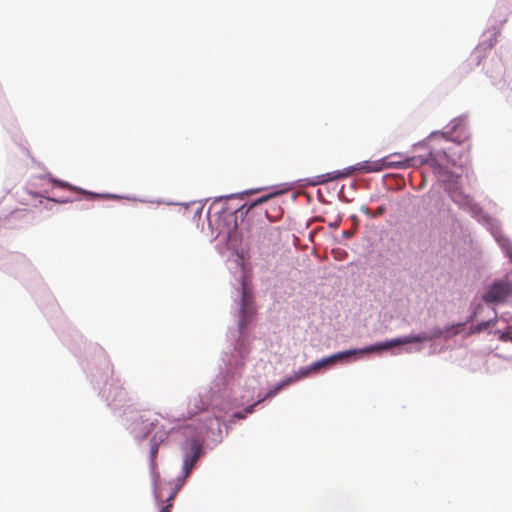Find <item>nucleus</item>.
<instances>
[{
  "label": "nucleus",
  "instance_id": "obj_1",
  "mask_svg": "<svg viewBox=\"0 0 512 512\" xmlns=\"http://www.w3.org/2000/svg\"><path fill=\"white\" fill-rule=\"evenodd\" d=\"M414 161L415 157H403L401 153H394L376 161H363L342 171L327 173L326 175H323L322 179L317 181L316 184L349 177L354 171H359L361 173H374L390 168L405 169L413 166Z\"/></svg>",
  "mask_w": 512,
  "mask_h": 512
},
{
  "label": "nucleus",
  "instance_id": "obj_2",
  "mask_svg": "<svg viewBox=\"0 0 512 512\" xmlns=\"http://www.w3.org/2000/svg\"><path fill=\"white\" fill-rule=\"evenodd\" d=\"M442 334H443V331L440 330V329H437V330L433 331L432 335H428L425 332H422V333L417 334V335H408V336H405V337H401V338H397V339H393V340L387 341L385 343L376 344L374 346H371V347L367 348V351H378V350L388 349V348H391V347H394V346H400V345L409 344V343H417V342L428 341V340H432V339H435V338H439V337L442 336Z\"/></svg>",
  "mask_w": 512,
  "mask_h": 512
},
{
  "label": "nucleus",
  "instance_id": "obj_3",
  "mask_svg": "<svg viewBox=\"0 0 512 512\" xmlns=\"http://www.w3.org/2000/svg\"><path fill=\"white\" fill-rule=\"evenodd\" d=\"M255 313V307L253 303L252 289L246 282V279L242 281V299L240 309V329L243 330L252 320Z\"/></svg>",
  "mask_w": 512,
  "mask_h": 512
},
{
  "label": "nucleus",
  "instance_id": "obj_4",
  "mask_svg": "<svg viewBox=\"0 0 512 512\" xmlns=\"http://www.w3.org/2000/svg\"><path fill=\"white\" fill-rule=\"evenodd\" d=\"M512 295V283L507 279L494 282L489 286L487 292L483 295L486 303H500Z\"/></svg>",
  "mask_w": 512,
  "mask_h": 512
},
{
  "label": "nucleus",
  "instance_id": "obj_5",
  "mask_svg": "<svg viewBox=\"0 0 512 512\" xmlns=\"http://www.w3.org/2000/svg\"><path fill=\"white\" fill-rule=\"evenodd\" d=\"M224 207L220 203H213L207 212V220L209 227L221 234L224 230Z\"/></svg>",
  "mask_w": 512,
  "mask_h": 512
},
{
  "label": "nucleus",
  "instance_id": "obj_6",
  "mask_svg": "<svg viewBox=\"0 0 512 512\" xmlns=\"http://www.w3.org/2000/svg\"><path fill=\"white\" fill-rule=\"evenodd\" d=\"M205 410V403L200 396H194L189 399L187 412L181 415L180 420L186 421L200 414Z\"/></svg>",
  "mask_w": 512,
  "mask_h": 512
},
{
  "label": "nucleus",
  "instance_id": "obj_7",
  "mask_svg": "<svg viewBox=\"0 0 512 512\" xmlns=\"http://www.w3.org/2000/svg\"><path fill=\"white\" fill-rule=\"evenodd\" d=\"M246 196H247V192H242L240 194L226 195V213L229 212L231 214H236L237 212L242 211V209L246 206V202H243L240 205L233 204L232 202L235 200L243 201Z\"/></svg>",
  "mask_w": 512,
  "mask_h": 512
},
{
  "label": "nucleus",
  "instance_id": "obj_8",
  "mask_svg": "<svg viewBox=\"0 0 512 512\" xmlns=\"http://www.w3.org/2000/svg\"><path fill=\"white\" fill-rule=\"evenodd\" d=\"M355 353H356L355 350H350V351H345V352H340V353L334 354L328 358H325L323 360L313 363L311 366V369L317 370L325 365L334 363L338 359L346 358L348 356L354 355Z\"/></svg>",
  "mask_w": 512,
  "mask_h": 512
},
{
  "label": "nucleus",
  "instance_id": "obj_9",
  "mask_svg": "<svg viewBox=\"0 0 512 512\" xmlns=\"http://www.w3.org/2000/svg\"><path fill=\"white\" fill-rule=\"evenodd\" d=\"M158 453V444L153 443L150 449V468L155 478H159V473L156 470V457Z\"/></svg>",
  "mask_w": 512,
  "mask_h": 512
},
{
  "label": "nucleus",
  "instance_id": "obj_10",
  "mask_svg": "<svg viewBox=\"0 0 512 512\" xmlns=\"http://www.w3.org/2000/svg\"><path fill=\"white\" fill-rule=\"evenodd\" d=\"M236 233H232L229 235L228 237V240H227V245H229V248L230 249H233L235 250V253L236 255L241 259L243 260L244 259V250L243 249H239L238 246L236 245Z\"/></svg>",
  "mask_w": 512,
  "mask_h": 512
},
{
  "label": "nucleus",
  "instance_id": "obj_11",
  "mask_svg": "<svg viewBox=\"0 0 512 512\" xmlns=\"http://www.w3.org/2000/svg\"><path fill=\"white\" fill-rule=\"evenodd\" d=\"M182 486H183V482L179 486L175 487V489L171 492L170 496L167 499V502H168L167 505L164 506L160 512H171V508L173 506V500Z\"/></svg>",
  "mask_w": 512,
  "mask_h": 512
},
{
  "label": "nucleus",
  "instance_id": "obj_12",
  "mask_svg": "<svg viewBox=\"0 0 512 512\" xmlns=\"http://www.w3.org/2000/svg\"><path fill=\"white\" fill-rule=\"evenodd\" d=\"M193 467L194 466H192V464L189 463V459L185 458L184 461H183V472H184V475H183V478L178 479V483H177L176 486H179L182 483V481H183V484L185 483V479L189 476V474L191 473Z\"/></svg>",
  "mask_w": 512,
  "mask_h": 512
},
{
  "label": "nucleus",
  "instance_id": "obj_13",
  "mask_svg": "<svg viewBox=\"0 0 512 512\" xmlns=\"http://www.w3.org/2000/svg\"><path fill=\"white\" fill-rule=\"evenodd\" d=\"M192 451H193L192 455L190 457L187 456L186 458H188L189 459V463H191L192 466H194L196 464V462L200 458L201 446L196 444V443H194L192 445Z\"/></svg>",
  "mask_w": 512,
  "mask_h": 512
},
{
  "label": "nucleus",
  "instance_id": "obj_14",
  "mask_svg": "<svg viewBox=\"0 0 512 512\" xmlns=\"http://www.w3.org/2000/svg\"><path fill=\"white\" fill-rule=\"evenodd\" d=\"M54 183L59 186V187H62V188H65V189H68V190H75V191H78L79 193H84V194H87L89 196H92V197H100V195L98 194H94V193H88L86 191H83L81 189H76L75 187H73L72 185L68 184V183H65V182H62V181H59V180H55Z\"/></svg>",
  "mask_w": 512,
  "mask_h": 512
},
{
  "label": "nucleus",
  "instance_id": "obj_15",
  "mask_svg": "<svg viewBox=\"0 0 512 512\" xmlns=\"http://www.w3.org/2000/svg\"><path fill=\"white\" fill-rule=\"evenodd\" d=\"M292 379H288V380H285L283 381L282 383H280L277 387H275L274 390L270 391L268 394H267V397H272V396H275L283 387H285L286 385H288L289 383H291Z\"/></svg>",
  "mask_w": 512,
  "mask_h": 512
},
{
  "label": "nucleus",
  "instance_id": "obj_16",
  "mask_svg": "<svg viewBox=\"0 0 512 512\" xmlns=\"http://www.w3.org/2000/svg\"><path fill=\"white\" fill-rule=\"evenodd\" d=\"M185 210L188 213H192L194 218H196V217L200 218L201 212H202V207L201 206H197L195 208L194 207L186 208Z\"/></svg>",
  "mask_w": 512,
  "mask_h": 512
},
{
  "label": "nucleus",
  "instance_id": "obj_17",
  "mask_svg": "<svg viewBox=\"0 0 512 512\" xmlns=\"http://www.w3.org/2000/svg\"><path fill=\"white\" fill-rule=\"evenodd\" d=\"M271 196H265V197H262V198H259L257 199L256 201H254L245 211V213H247L251 208L265 202L267 199H269Z\"/></svg>",
  "mask_w": 512,
  "mask_h": 512
},
{
  "label": "nucleus",
  "instance_id": "obj_18",
  "mask_svg": "<svg viewBox=\"0 0 512 512\" xmlns=\"http://www.w3.org/2000/svg\"><path fill=\"white\" fill-rule=\"evenodd\" d=\"M386 212V207L384 205L379 206L376 211L371 215L372 218L383 215Z\"/></svg>",
  "mask_w": 512,
  "mask_h": 512
},
{
  "label": "nucleus",
  "instance_id": "obj_19",
  "mask_svg": "<svg viewBox=\"0 0 512 512\" xmlns=\"http://www.w3.org/2000/svg\"><path fill=\"white\" fill-rule=\"evenodd\" d=\"M361 211H362L364 214H366V215H368V216H370V217H371V215H373V213L371 212L370 208H369V207H367V206H362V207H361Z\"/></svg>",
  "mask_w": 512,
  "mask_h": 512
},
{
  "label": "nucleus",
  "instance_id": "obj_20",
  "mask_svg": "<svg viewBox=\"0 0 512 512\" xmlns=\"http://www.w3.org/2000/svg\"><path fill=\"white\" fill-rule=\"evenodd\" d=\"M260 401L254 403L253 405H250L248 406L246 409H245V413L248 414V413H252L253 410H254V407L259 403Z\"/></svg>",
  "mask_w": 512,
  "mask_h": 512
},
{
  "label": "nucleus",
  "instance_id": "obj_21",
  "mask_svg": "<svg viewBox=\"0 0 512 512\" xmlns=\"http://www.w3.org/2000/svg\"><path fill=\"white\" fill-rule=\"evenodd\" d=\"M153 427H154V423H153V422H150V423H149V428H148L147 426H145V428H147V431H146V433L144 434V436H143V437H145V436L150 432V430H151Z\"/></svg>",
  "mask_w": 512,
  "mask_h": 512
},
{
  "label": "nucleus",
  "instance_id": "obj_22",
  "mask_svg": "<svg viewBox=\"0 0 512 512\" xmlns=\"http://www.w3.org/2000/svg\"><path fill=\"white\" fill-rule=\"evenodd\" d=\"M234 416L237 417V418H244L245 417V415H243L241 413H236V414H234Z\"/></svg>",
  "mask_w": 512,
  "mask_h": 512
},
{
  "label": "nucleus",
  "instance_id": "obj_23",
  "mask_svg": "<svg viewBox=\"0 0 512 512\" xmlns=\"http://www.w3.org/2000/svg\"><path fill=\"white\" fill-rule=\"evenodd\" d=\"M308 373H309V371L307 370V371L303 372L302 375L306 376V375H308Z\"/></svg>",
  "mask_w": 512,
  "mask_h": 512
},
{
  "label": "nucleus",
  "instance_id": "obj_24",
  "mask_svg": "<svg viewBox=\"0 0 512 512\" xmlns=\"http://www.w3.org/2000/svg\"><path fill=\"white\" fill-rule=\"evenodd\" d=\"M508 253H509V256L512 258V252H511V251H508Z\"/></svg>",
  "mask_w": 512,
  "mask_h": 512
}]
</instances>
